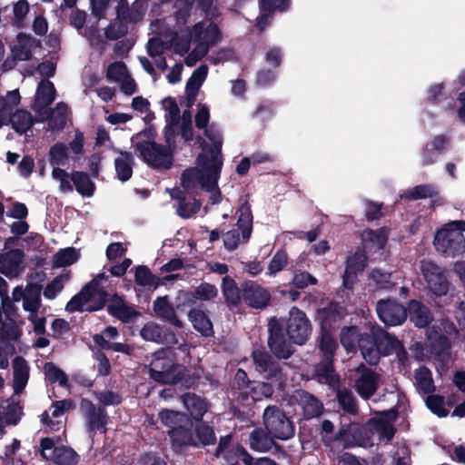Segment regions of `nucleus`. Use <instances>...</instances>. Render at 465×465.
<instances>
[{"mask_svg": "<svg viewBox=\"0 0 465 465\" xmlns=\"http://www.w3.org/2000/svg\"><path fill=\"white\" fill-rule=\"evenodd\" d=\"M442 325H443V330L440 331V333L438 335V337L433 338L431 335H430L429 339L433 340V341H432L433 347H436L437 345H439L441 351L446 352L450 347L449 336H451L453 333H455L456 330L452 323L444 322V323H442Z\"/></svg>", "mask_w": 465, "mask_h": 465, "instance_id": "54", "label": "nucleus"}, {"mask_svg": "<svg viewBox=\"0 0 465 465\" xmlns=\"http://www.w3.org/2000/svg\"><path fill=\"white\" fill-rule=\"evenodd\" d=\"M312 331L311 324L306 314L296 307L290 311L287 323V332L291 340L299 345L303 344Z\"/></svg>", "mask_w": 465, "mask_h": 465, "instance_id": "15", "label": "nucleus"}, {"mask_svg": "<svg viewBox=\"0 0 465 465\" xmlns=\"http://www.w3.org/2000/svg\"><path fill=\"white\" fill-rule=\"evenodd\" d=\"M23 415L22 407L14 401L0 402V438L5 433L6 425H16Z\"/></svg>", "mask_w": 465, "mask_h": 465, "instance_id": "25", "label": "nucleus"}, {"mask_svg": "<svg viewBox=\"0 0 465 465\" xmlns=\"http://www.w3.org/2000/svg\"><path fill=\"white\" fill-rule=\"evenodd\" d=\"M20 100L18 90L7 92L5 96H0V127L8 124V119L14 114V109L20 104Z\"/></svg>", "mask_w": 465, "mask_h": 465, "instance_id": "31", "label": "nucleus"}, {"mask_svg": "<svg viewBox=\"0 0 465 465\" xmlns=\"http://www.w3.org/2000/svg\"><path fill=\"white\" fill-rule=\"evenodd\" d=\"M268 340L272 352L278 358L287 359L292 354L291 346L286 342L284 336L279 331L270 328Z\"/></svg>", "mask_w": 465, "mask_h": 465, "instance_id": "35", "label": "nucleus"}, {"mask_svg": "<svg viewBox=\"0 0 465 465\" xmlns=\"http://www.w3.org/2000/svg\"><path fill=\"white\" fill-rule=\"evenodd\" d=\"M108 312L124 322H129L136 314L134 308L126 304L118 296H115L108 305Z\"/></svg>", "mask_w": 465, "mask_h": 465, "instance_id": "41", "label": "nucleus"}, {"mask_svg": "<svg viewBox=\"0 0 465 465\" xmlns=\"http://www.w3.org/2000/svg\"><path fill=\"white\" fill-rule=\"evenodd\" d=\"M263 422L268 432L279 440H288L294 434L292 423L275 406H269L264 410Z\"/></svg>", "mask_w": 465, "mask_h": 465, "instance_id": "10", "label": "nucleus"}, {"mask_svg": "<svg viewBox=\"0 0 465 465\" xmlns=\"http://www.w3.org/2000/svg\"><path fill=\"white\" fill-rule=\"evenodd\" d=\"M69 279V274L64 273L55 277L51 282H49L44 291V296L46 299L52 300L63 290L64 284Z\"/></svg>", "mask_w": 465, "mask_h": 465, "instance_id": "62", "label": "nucleus"}, {"mask_svg": "<svg viewBox=\"0 0 465 465\" xmlns=\"http://www.w3.org/2000/svg\"><path fill=\"white\" fill-rule=\"evenodd\" d=\"M80 411L86 420L90 432H105L107 418L103 409H96L90 401L84 399L80 403Z\"/></svg>", "mask_w": 465, "mask_h": 465, "instance_id": "20", "label": "nucleus"}, {"mask_svg": "<svg viewBox=\"0 0 465 465\" xmlns=\"http://www.w3.org/2000/svg\"><path fill=\"white\" fill-rule=\"evenodd\" d=\"M373 335L375 341L369 335L359 338L357 328L348 327L341 331V343L348 352L354 351L358 343L363 359L370 364H376L381 354L387 355L401 345L398 339L391 337L380 328L378 332H373Z\"/></svg>", "mask_w": 465, "mask_h": 465, "instance_id": "2", "label": "nucleus"}, {"mask_svg": "<svg viewBox=\"0 0 465 465\" xmlns=\"http://www.w3.org/2000/svg\"><path fill=\"white\" fill-rule=\"evenodd\" d=\"M370 430L376 434L380 440L388 442L394 436L395 430L392 424L382 419L372 420L370 422Z\"/></svg>", "mask_w": 465, "mask_h": 465, "instance_id": "47", "label": "nucleus"}, {"mask_svg": "<svg viewBox=\"0 0 465 465\" xmlns=\"http://www.w3.org/2000/svg\"><path fill=\"white\" fill-rule=\"evenodd\" d=\"M75 404L72 400H63L54 402L48 411L42 415L43 423L51 430H60L65 421L64 414L73 410Z\"/></svg>", "mask_w": 465, "mask_h": 465, "instance_id": "18", "label": "nucleus"}, {"mask_svg": "<svg viewBox=\"0 0 465 465\" xmlns=\"http://www.w3.org/2000/svg\"><path fill=\"white\" fill-rule=\"evenodd\" d=\"M193 328L204 336H211L213 333V324L207 315L200 310L193 309L188 314Z\"/></svg>", "mask_w": 465, "mask_h": 465, "instance_id": "43", "label": "nucleus"}, {"mask_svg": "<svg viewBox=\"0 0 465 465\" xmlns=\"http://www.w3.org/2000/svg\"><path fill=\"white\" fill-rule=\"evenodd\" d=\"M140 335L145 341L160 343L163 341V330L158 324L151 322L141 329Z\"/></svg>", "mask_w": 465, "mask_h": 465, "instance_id": "58", "label": "nucleus"}, {"mask_svg": "<svg viewBox=\"0 0 465 465\" xmlns=\"http://www.w3.org/2000/svg\"><path fill=\"white\" fill-rule=\"evenodd\" d=\"M389 232L385 228L378 230H365L361 234L362 242L370 249H382L388 240Z\"/></svg>", "mask_w": 465, "mask_h": 465, "instance_id": "38", "label": "nucleus"}, {"mask_svg": "<svg viewBox=\"0 0 465 465\" xmlns=\"http://www.w3.org/2000/svg\"><path fill=\"white\" fill-rule=\"evenodd\" d=\"M184 371L183 366L174 363L173 352L166 349L154 353L149 373L155 381L175 383L182 380Z\"/></svg>", "mask_w": 465, "mask_h": 465, "instance_id": "7", "label": "nucleus"}, {"mask_svg": "<svg viewBox=\"0 0 465 465\" xmlns=\"http://www.w3.org/2000/svg\"><path fill=\"white\" fill-rule=\"evenodd\" d=\"M40 446L42 456L56 464L74 465L77 461V454L73 449L64 446H54L52 439H43Z\"/></svg>", "mask_w": 465, "mask_h": 465, "instance_id": "16", "label": "nucleus"}, {"mask_svg": "<svg viewBox=\"0 0 465 465\" xmlns=\"http://www.w3.org/2000/svg\"><path fill=\"white\" fill-rule=\"evenodd\" d=\"M356 372L359 374L355 380L354 388L363 399H369L378 389L379 375L373 371L361 364Z\"/></svg>", "mask_w": 465, "mask_h": 465, "instance_id": "21", "label": "nucleus"}, {"mask_svg": "<svg viewBox=\"0 0 465 465\" xmlns=\"http://www.w3.org/2000/svg\"><path fill=\"white\" fill-rule=\"evenodd\" d=\"M231 440L230 435L222 437L215 456L229 462H232L235 458H240L245 465H251L252 459L250 454L239 444H232Z\"/></svg>", "mask_w": 465, "mask_h": 465, "instance_id": "22", "label": "nucleus"}, {"mask_svg": "<svg viewBox=\"0 0 465 465\" xmlns=\"http://www.w3.org/2000/svg\"><path fill=\"white\" fill-rule=\"evenodd\" d=\"M78 259L77 252L74 248H65L60 250L54 256V265L55 267H65L73 264Z\"/></svg>", "mask_w": 465, "mask_h": 465, "instance_id": "59", "label": "nucleus"}, {"mask_svg": "<svg viewBox=\"0 0 465 465\" xmlns=\"http://www.w3.org/2000/svg\"><path fill=\"white\" fill-rule=\"evenodd\" d=\"M41 286L36 283H27L25 286L17 285L13 289L11 301L12 306L10 313L12 315L16 312L15 303L21 302L25 312L31 313V318L35 312H39L42 306L41 301Z\"/></svg>", "mask_w": 465, "mask_h": 465, "instance_id": "9", "label": "nucleus"}, {"mask_svg": "<svg viewBox=\"0 0 465 465\" xmlns=\"http://www.w3.org/2000/svg\"><path fill=\"white\" fill-rule=\"evenodd\" d=\"M22 334V331L17 324H12L8 327L5 323L1 328L0 333V369H6L8 366V354L14 352L13 345L8 344L9 340H17Z\"/></svg>", "mask_w": 465, "mask_h": 465, "instance_id": "24", "label": "nucleus"}, {"mask_svg": "<svg viewBox=\"0 0 465 465\" xmlns=\"http://www.w3.org/2000/svg\"><path fill=\"white\" fill-rule=\"evenodd\" d=\"M272 445V439L262 430H254L250 435V446L252 450L265 452Z\"/></svg>", "mask_w": 465, "mask_h": 465, "instance_id": "53", "label": "nucleus"}, {"mask_svg": "<svg viewBox=\"0 0 465 465\" xmlns=\"http://www.w3.org/2000/svg\"><path fill=\"white\" fill-rule=\"evenodd\" d=\"M177 41H179V35L174 32L160 34L159 37H153L149 40L147 44V53L156 68L162 71L166 69L167 63L163 54L171 46L174 49V43Z\"/></svg>", "mask_w": 465, "mask_h": 465, "instance_id": "14", "label": "nucleus"}, {"mask_svg": "<svg viewBox=\"0 0 465 465\" xmlns=\"http://www.w3.org/2000/svg\"><path fill=\"white\" fill-rule=\"evenodd\" d=\"M242 298L250 307L262 309L269 303L271 294L264 287L251 282L243 285Z\"/></svg>", "mask_w": 465, "mask_h": 465, "instance_id": "23", "label": "nucleus"}, {"mask_svg": "<svg viewBox=\"0 0 465 465\" xmlns=\"http://www.w3.org/2000/svg\"><path fill=\"white\" fill-rule=\"evenodd\" d=\"M138 156L154 168H170L173 157L170 150L152 141L139 142L135 145Z\"/></svg>", "mask_w": 465, "mask_h": 465, "instance_id": "11", "label": "nucleus"}, {"mask_svg": "<svg viewBox=\"0 0 465 465\" xmlns=\"http://www.w3.org/2000/svg\"><path fill=\"white\" fill-rule=\"evenodd\" d=\"M337 399L342 410L350 414L357 412V405L352 392L347 389L337 391Z\"/></svg>", "mask_w": 465, "mask_h": 465, "instance_id": "60", "label": "nucleus"}, {"mask_svg": "<svg viewBox=\"0 0 465 465\" xmlns=\"http://www.w3.org/2000/svg\"><path fill=\"white\" fill-rule=\"evenodd\" d=\"M55 98V89L54 84L48 80H42L38 84L35 99V110L37 115H42L43 112L48 109V106Z\"/></svg>", "mask_w": 465, "mask_h": 465, "instance_id": "26", "label": "nucleus"}, {"mask_svg": "<svg viewBox=\"0 0 465 465\" xmlns=\"http://www.w3.org/2000/svg\"><path fill=\"white\" fill-rule=\"evenodd\" d=\"M341 309L337 304L331 303L327 308L319 311V317L322 320V331L319 338V349L323 357L332 358L337 348V342L331 332V322H336L341 317Z\"/></svg>", "mask_w": 465, "mask_h": 465, "instance_id": "8", "label": "nucleus"}, {"mask_svg": "<svg viewBox=\"0 0 465 465\" xmlns=\"http://www.w3.org/2000/svg\"><path fill=\"white\" fill-rule=\"evenodd\" d=\"M409 315L411 321L420 328L426 327L432 320L429 309L417 301L409 302Z\"/></svg>", "mask_w": 465, "mask_h": 465, "instance_id": "36", "label": "nucleus"}, {"mask_svg": "<svg viewBox=\"0 0 465 465\" xmlns=\"http://www.w3.org/2000/svg\"><path fill=\"white\" fill-rule=\"evenodd\" d=\"M209 120V108L205 104H199L195 114V125L199 129H205V135L211 146L206 143H203V152L196 160V166L185 170L181 180L183 188L188 193H193L198 188L211 192L212 203L215 204L222 201L217 183L223 166L221 155L223 140L220 132L213 125L206 128Z\"/></svg>", "mask_w": 465, "mask_h": 465, "instance_id": "1", "label": "nucleus"}, {"mask_svg": "<svg viewBox=\"0 0 465 465\" xmlns=\"http://www.w3.org/2000/svg\"><path fill=\"white\" fill-rule=\"evenodd\" d=\"M41 47V43L32 35L20 33L10 45L11 55L15 61H29L34 53Z\"/></svg>", "mask_w": 465, "mask_h": 465, "instance_id": "19", "label": "nucleus"}, {"mask_svg": "<svg viewBox=\"0 0 465 465\" xmlns=\"http://www.w3.org/2000/svg\"><path fill=\"white\" fill-rule=\"evenodd\" d=\"M438 194L437 188L432 184H420L413 187L404 193V197L410 200H418L427 197H434Z\"/></svg>", "mask_w": 465, "mask_h": 465, "instance_id": "57", "label": "nucleus"}, {"mask_svg": "<svg viewBox=\"0 0 465 465\" xmlns=\"http://www.w3.org/2000/svg\"><path fill=\"white\" fill-rule=\"evenodd\" d=\"M252 216L248 206L240 209V215L237 221V228L227 232L223 235L224 247L232 251L239 244L248 241L252 233Z\"/></svg>", "mask_w": 465, "mask_h": 465, "instance_id": "12", "label": "nucleus"}, {"mask_svg": "<svg viewBox=\"0 0 465 465\" xmlns=\"http://www.w3.org/2000/svg\"><path fill=\"white\" fill-rule=\"evenodd\" d=\"M67 106L64 103H58L55 108L52 111L46 109L45 112L42 113V115H38L40 120H48V125L51 130L62 129L66 121Z\"/></svg>", "mask_w": 465, "mask_h": 465, "instance_id": "32", "label": "nucleus"}, {"mask_svg": "<svg viewBox=\"0 0 465 465\" xmlns=\"http://www.w3.org/2000/svg\"><path fill=\"white\" fill-rule=\"evenodd\" d=\"M52 178L59 184L61 193H69L73 192L72 173L55 166L52 170Z\"/></svg>", "mask_w": 465, "mask_h": 465, "instance_id": "56", "label": "nucleus"}, {"mask_svg": "<svg viewBox=\"0 0 465 465\" xmlns=\"http://www.w3.org/2000/svg\"><path fill=\"white\" fill-rule=\"evenodd\" d=\"M170 438L172 440L173 445L176 447H181L183 445H194L196 444L195 438L190 430L179 424L173 430L169 431Z\"/></svg>", "mask_w": 465, "mask_h": 465, "instance_id": "50", "label": "nucleus"}, {"mask_svg": "<svg viewBox=\"0 0 465 465\" xmlns=\"http://www.w3.org/2000/svg\"><path fill=\"white\" fill-rule=\"evenodd\" d=\"M182 401L190 415L196 420H202L208 411V405L205 401L195 394L186 393L183 396Z\"/></svg>", "mask_w": 465, "mask_h": 465, "instance_id": "34", "label": "nucleus"}, {"mask_svg": "<svg viewBox=\"0 0 465 465\" xmlns=\"http://www.w3.org/2000/svg\"><path fill=\"white\" fill-rule=\"evenodd\" d=\"M117 177L122 182L129 180L133 173L134 158L131 153L120 152L114 160Z\"/></svg>", "mask_w": 465, "mask_h": 465, "instance_id": "40", "label": "nucleus"}, {"mask_svg": "<svg viewBox=\"0 0 465 465\" xmlns=\"http://www.w3.org/2000/svg\"><path fill=\"white\" fill-rule=\"evenodd\" d=\"M124 9H127V3L121 2L118 8V16L124 20L136 22L141 19L146 10L145 0H136L128 14H125Z\"/></svg>", "mask_w": 465, "mask_h": 465, "instance_id": "46", "label": "nucleus"}, {"mask_svg": "<svg viewBox=\"0 0 465 465\" xmlns=\"http://www.w3.org/2000/svg\"><path fill=\"white\" fill-rule=\"evenodd\" d=\"M295 399L303 411L307 419L319 416L322 411V404L312 395L306 391H296Z\"/></svg>", "mask_w": 465, "mask_h": 465, "instance_id": "29", "label": "nucleus"}, {"mask_svg": "<svg viewBox=\"0 0 465 465\" xmlns=\"http://www.w3.org/2000/svg\"><path fill=\"white\" fill-rule=\"evenodd\" d=\"M12 368L14 391L15 394H19L28 382L30 367L24 358L17 356L13 360Z\"/></svg>", "mask_w": 465, "mask_h": 465, "instance_id": "27", "label": "nucleus"}, {"mask_svg": "<svg viewBox=\"0 0 465 465\" xmlns=\"http://www.w3.org/2000/svg\"><path fill=\"white\" fill-rule=\"evenodd\" d=\"M13 129L18 134H25L33 125L34 120L32 114L25 110H16L8 119Z\"/></svg>", "mask_w": 465, "mask_h": 465, "instance_id": "42", "label": "nucleus"}, {"mask_svg": "<svg viewBox=\"0 0 465 465\" xmlns=\"http://www.w3.org/2000/svg\"><path fill=\"white\" fill-rule=\"evenodd\" d=\"M331 359L323 357L322 361L317 365L316 374L321 382L334 386L337 384L338 379L333 371Z\"/></svg>", "mask_w": 465, "mask_h": 465, "instance_id": "49", "label": "nucleus"}, {"mask_svg": "<svg viewBox=\"0 0 465 465\" xmlns=\"http://www.w3.org/2000/svg\"><path fill=\"white\" fill-rule=\"evenodd\" d=\"M153 310L159 317L165 319L173 325L178 328L183 327V322L176 317L174 309L166 296L159 297L153 302Z\"/></svg>", "mask_w": 465, "mask_h": 465, "instance_id": "37", "label": "nucleus"}, {"mask_svg": "<svg viewBox=\"0 0 465 465\" xmlns=\"http://www.w3.org/2000/svg\"><path fill=\"white\" fill-rule=\"evenodd\" d=\"M222 289L226 302L230 305H237L242 295L234 280L229 276L223 277Z\"/></svg>", "mask_w": 465, "mask_h": 465, "instance_id": "52", "label": "nucleus"}, {"mask_svg": "<svg viewBox=\"0 0 465 465\" xmlns=\"http://www.w3.org/2000/svg\"><path fill=\"white\" fill-rule=\"evenodd\" d=\"M72 182L75 190L84 197H90L94 194V183L90 180L89 176L82 172L72 173Z\"/></svg>", "mask_w": 465, "mask_h": 465, "instance_id": "48", "label": "nucleus"}, {"mask_svg": "<svg viewBox=\"0 0 465 465\" xmlns=\"http://www.w3.org/2000/svg\"><path fill=\"white\" fill-rule=\"evenodd\" d=\"M107 280V275L99 273L68 302L65 310L73 312L76 311L93 312L101 309L108 299V293L103 284V282Z\"/></svg>", "mask_w": 465, "mask_h": 465, "instance_id": "4", "label": "nucleus"}, {"mask_svg": "<svg viewBox=\"0 0 465 465\" xmlns=\"http://www.w3.org/2000/svg\"><path fill=\"white\" fill-rule=\"evenodd\" d=\"M250 393L252 395L253 401H259L262 397H271L273 390L272 386L266 382L253 381L248 385Z\"/></svg>", "mask_w": 465, "mask_h": 465, "instance_id": "64", "label": "nucleus"}, {"mask_svg": "<svg viewBox=\"0 0 465 465\" xmlns=\"http://www.w3.org/2000/svg\"><path fill=\"white\" fill-rule=\"evenodd\" d=\"M158 418L164 426L169 427L172 430L188 420L185 414L173 410L161 411L158 413Z\"/></svg>", "mask_w": 465, "mask_h": 465, "instance_id": "55", "label": "nucleus"}, {"mask_svg": "<svg viewBox=\"0 0 465 465\" xmlns=\"http://www.w3.org/2000/svg\"><path fill=\"white\" fill-rule=\"evenodd\" d=\"M22 261L23 252L17 249L9 251L0 259V272L9 277L17 276Z\"/></svg>", "mask_w": 465, "mask_h": 465, "instance_id": "28", "label": "nucleus"}, {"mask_svg": "<svg viewBox=\"0 0 465 465\" xmlns=\"http://www.w3.org/2000/svg\"><path fill=\"white\" fill-rule=\"evenodd\" d=\"M365 266V257L361 252H357L347 260L346 268L343 276V285L351 288L356 273L363 270Z\"/></svg>", "mask_w": 465, "mask_h": 465, "instance_id": "33", "label": "nucleus"}, {"mask_svg": "<svg viewBox=\"0 0 465 465\" xmlns=\"http://www.w3.org/2000/svg\"><path fill=\"white\" fill-rule=\"evenodd\" d=\"M45 378L51 383L58 382L59 385L64 386L67 383V376L65 373L52 362H47L44 366Z\"/></svg>", "mask_w": 465, "mask_h": 465, "instance_id": "61", "label": "nucleus"}, {"mask_svg": "<svg viewBox=\"0 0 465 465\" xmlns=\"http://www.w3.org/2000/svg\"><path fill=\"white\" fill-rule=\"evenodd\" d=\"M252 359L255 370L259 372H266L267 377L271 378L279 373L278 368L271 361V357L262 351H254Z\"/></svg>", "mask_w": 465, "mask_h": 465, "instance_id": "45", "label": "nucleus"}, {"mask_svg": "<svg viewBox=\"0 0 465 465\" xmlns=\"http://www.w3.org/2000/svg\"><path fill=\"white\" fill-rule=\"evenodd\" d=\"M68 159L67 147L64 143H55L49 150V160L53 165H64Z\"/></svg>", "mask_w": 465, "mask_h": 465, "instance_id": "63", "label": "nucleus"}, {"mask_svg": "<svg viewBox=\"0 0 465 465\" xmlns=\"http://www.w3.org/2000/svg\"><path fill=\"white\" fill-rule=\"evenodd\" d=\"M420 271L427 287L436 296H444L449 292L450 282L444 270L431 261H421Z\"/></svg>", "mask_w": 465, "mask_h": 465, "instance_id": "13", "label": "nucleus"}, {"mask_svg": "<svg viewBox=\"0 0 465 465\" xmlns=\"http://www.w3.org/2000/svg\"><path fill=\"white\" fill-rule=\"evenodd\" d=\"M208 74L207 65L199 66L191 75L186 83L185 93L188 104L191 105L194 103L198 91L204 82Z\"/></svg>", "mask_w": 465, "mask_h": 465, "instance_id": "30", "label": "nucleus"}, {"mask_svg": "<svg viewBox=\"0 0 465 465\" xmlns=\"http://www.w3.org/2000/svg\"><path fill=\"white\" fill-rule=\"evenodd\" d=\"M289 4V0H262L261 8L262 14L257 19V26L263 30L264 26L268 24L270 15L272 10L284 11Z\"/></svg>", "mask_w": 465, "mask_h": 465, "instance_id": "39", "label": "nucleus"}, {"mask_svg": "<svg viewBox=\"0 0 465 465\" xmlns=\"http://www.w3.org/2000/svg\"><path fill=\"white\" fill-rule=\"evenodd\" d=\"M448 144V139L444 136H437L431 142L426 144L422 153L424 164H430L435 162L440 151Z\"/></svg>", "mask_w": 465, "mask_h": 465, "instance_id": "44", "label": "nucleus"}, {"mask_svg": "<svg viewBox=\"0 0 465 465\" xmlns=\"http://www.w3.org/2000/svg\"><path fill=\"white\" fill-rule=\"evenodd\" d=\"M415 383L420 391L423 393H430L434 391L433 380L431 372L426 367H420L415 371L414 374Z\"/></svg>", "mask_w": 465, "mask_h": 465, "instance_id": "51", "label": "nucleus"}, {"mask_svg": "<svg viewBox=\"0 0 465 465\" xmlns=\"http://www.w3.org/2000/svg\"><path fill=\"white\" fill-rule=\"evenodd\" d=\"M220 40V32L215 24L205 20L195 24L184 33L181 32L179 41L174 43V53L183 55L190 49L191 42L196 44L195 47L185 58L188 66L194 65L207 53L209 48Z\"/></svg>", "mask_w": 465, "mask_h": 465, "instance_id": "3", "label": "nucleus"}, {"mask_svg": "<svg viewBox=\"0 0 465 465\" xmlns=\"http://www.w3.org/2000/svg\"><path fill=\"white\" fill-rule=\"evenodd\" d=\"M163 109L164 110V118L166 126L164 135L166 142L171 143L173 142L176 134H181L185 141L193 139L192 132V114L189 111H184L183 115L180 116V110L176 102L167 97L162 102Z\"/></svg>", "mask_w": 465, "mask_h": 465, "instance_id": "5", "label": "nucleus"}, {"mask_svg": "<svg viewBox=\"0 0 465 465\" xmlns=\"http://www.w3.org/2000/svg\"><path fill=\"white\" fill-rule=\"evenodd\" d=\"M465 221H452L440 229L434 237L436 250L446 257H455L465 252Z\"/></svg>", "mask_w": 465, "mask_h": 465, "instance_id": "6", "label": "nucleus"}, {"mask_svg": "<svg viewBox=\"0 0 465 465\" xmlns=\"http://www.w3.org/2000/svg\"><path fill=\"white\" fill-rule=\"evenodd\" d=\"M376 312L380 320L388 326L401 325L407 317L405 307L392 300L378 302Z\"/></svg>", "mask_w": 465, "mask_h": 465, "instance_id": "17", "label": "nucleus"}]
</instances>
